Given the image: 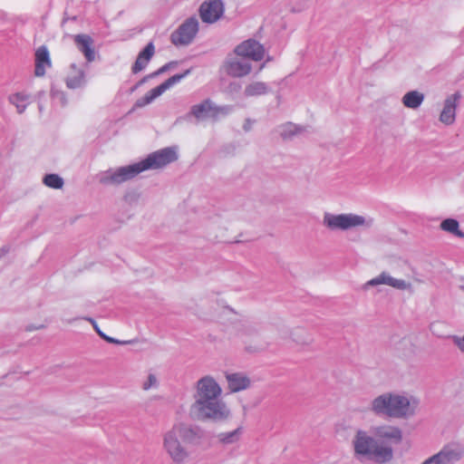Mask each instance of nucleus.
<instances>
[{
    "instance_id": "nucleus-1",
    "label": "nucleus",
    "mask_w": 464,
    "mask_h": 464,
    "mask_svg": "<svg viewBox=\"0 0 464 464\" xmlns=\"http://www.w3.org/2000/svg\"><path fill=\"white\" fill-rule=\"evenodd\" d=\"M222 389L210 375L198 380L192 394L193 402L188 408L191 420L200 422L219 424L232 418V411L221 398Z\"/></svg>"
},
{
    "instance_id": "nucleus-2",
    "label": "nucleus",
    "mask_w": 464,
    "mask_h": 464,
    "mask_svg": "<svg viewBox=\"0 0 464 464\" xmlns=\"http://www.w3.org/2000/svg\"><path fill=\"white\" fill-rule=\"evenodd\" d=\"M354 452L377 463H385L393 457L392 447L379 443L363 430H358L353 439Z\"/></svg>"
},
{
    "instance_id": "nucleus-3",
    "label": "nucleus",
    "mask_w": 464,
    "mask_h": 464,
    "mask_svg": "<svg viewBox=\"0 0 464 464\" xmlns=\"http://www.w3.org/2000/svg\"><path fill=\"white\" fill-rule=\"evenodd\" d=\"M322 224L331 231H347L359 227L370 228L373 225V219L353 213L333 214L324 212Z\"/></svg>"
},
{
    "instance_id": "nucleus-4",
    "label": "nucleus",
    "mask_w": 464,
    "mask_h": 464,
    "mask_svg": "<svg viewBox=\"0 0 464 464\" xmlns=\"http://www.w3.org/2000/svg\"><path fill=\"white\" fill-rule=\"evenodd\" d=\"M162 449L174 464H185L190 456V451L173 428L162 435Z\"/></svg>"
},
{
    "instance_id": "nucleus-5",
    "label": "nucleus",
    "mask_w": 464,
    "mask_h": 464,
    "mask_svg": "<svg viewBox=\"0 0 464 464\" xmlns=\"http://www.w3.org/2000/svg\"><path fill=\"white\" fill-rule=\"evenodd\" d=\"M143 171L141 165L135 162L130 165L109 169L98 175V181L104 186H119L129 181Z\"/></svg>"
},
{
    "instance_id": "nucleus-6",
    "label": "nucleus",
    "mask_w": 464,
    "mask_h": 464,
    "mask_svg": "<svg viewBox=\"0 0 464 464\" xmlns=\"http://www.w3.org/2000/svg\"><path fill=\"white\" fill-rule=\"evenodd\" d=\"M463 459L464 444L459 441H450L426 460L429 464H457Z\"/></svg>"
},
{
    "instance_id": "nucleus-7",
    "label": "nucleus",
    "mask_w": 464,
    "mask_h": 464,
    "mask_svg": "<svg viewBox=\"0 0 464 464\" xmlns=\"http://www.w3.org/2000/svg\"><path fill=\"white\" fill-rule=\"evenodd\" d=\"M178 160V153L174 147H167L154 151L140 161L143 171L161 169Z\"/></svg>"
},
{
    "instance_id": "nucleus-8",
    "label": "nucleus",
    "mask_w": 464,
    "mask_h": 464,
    "mask_svg": "<svg viewBox=\"0 0 464 464\" xmlns=\"http://www.w3.org/2000/svg\"><path fill=\"white\" fill-rule=\"evenodd\" d=\"M190 72L191 69H188L182 73L175 74L169 77L168 80H166L164 82H162L156 88H153L150 91H149L143 97L136 101L132 109L130 111V113L134 111L136 109L142 108L151 103L156 98L160 97L164 92L172 87L174 84L179 82Z\"/></svg>"
},
{
    "instance_id": "nucleus-9",
    "label": "nucleus",
    "mask_w": 464,
    "mask_h": 464,
    "mask_svg": "<svg viewBox=\"0 0 464 464\" xmlns=\"http://www.w3.org/2000/svg\"><path fill=\"white\" fill-rule=\"evenodd\" d=\"M392 418L407 419L415 414L419 401L412 396L392 393Z\"/></svg>"
},
{
    "instance_id": "nucleus-10",
    "label": "nucleus",
    "mask_w": 464,
    "mask_h": 464,
    "mask_svg": "<svg viewBox=\"0 0 464 464\" xmlns=\"http://www.w3.org/2000/svg\"><path fill=\"white\" fill-rule=\"evenodd\" d=\"M198 31V22L197 18L190 17L171 34L170 41L176 46L188 45L193 41Z\"/></svg>"
},
{
    "instance_id": "nucleus-11",
    "label": "nucleus",
    "mask_w": 464,
    "mask_h": 464,
    "mask_svg": "<svg viewBox=\"0 0 464 464\" xmlns=\"http://www.w3.org/2000/svg\"><path fill=\"white\" fill-rule=\"evenodd\" d=\"M224 69L227 75L241 78L250 73L252 66L243 56H229L224 63Z\"/></svg>"
},
{
    "instance_id": "nucleus-12",
    "label": "nucleus",
    "mask_w": 464,
    "mask_h": 464,
    "mask_svg": "<svg viewBox=\"0 0 464 464\" xmlns=\"http://www.w3.org/2000/svg\"><path fill=\"white\" fill-rule=\"evenodd\" d=\"M173 430L177 432L183 441L187 444H198L205 437L204 430L198 425H189L185 423H179L174 425Z\"/></svg>"
},
{
    "instance_id": "nucleus-13",
    "label": "nucleus",
    "mask_w": 464,
    "mask_h": 464,
    "mask_svg": "<svg viewBox=\"0 0 464 464\" xmlns=\"http://www.w3.org/2000/svg\"><path fill=\"white\" fill-rule=\"evenodd\" d=\"M223 110V108L217 107L209 99H207L201 103L193 105L190 108L189 112L185 116V119L188 120L192 116L198 121L216 118Z\"/></svg>"
},
{
    "instance_id": "nucleus-14",
    "label": "nucleus",
    "mask_w": 464,
    "mask_h": 464,
    "mask_svg": "<svg viewBox=\"0 0 464 464\" xmlns=\"http://www.w3.org/2000/svg\"><path fill=\"white\" fill-rule=\"evenodd\" d=\"M380 285H387L389 286H392L395 289L399 290H406L411 288V285L410 283H407L403 279H397L392 277L389 273L387 272H382L379 276L372 278L371 280L367 281L362 286V290L366 291L370 287L378 286Z\"/></svg>"
},
{
    "instance_id": "nucleus-15",
    "label": "nucleus",
    "mask_w": 464,
    "mask_h": 464,
    "mask_svg": "<svg viewBox=\"0 0 464 464\" xmlns=\"http://www.w3.org/2000/svg\"><path fill=\"white\" fill-rule=\"evenodd\" d=\"M223 14L224 3L222 0H208L203 2L199 7V14L204 23H215Z\"/></svg>"
},
{
    "instance_id": "nucleus-16",
    "label": "nucleus",
    "mask_w": 464,
    "mask_h": 464,
    "mask_svg": "<svg viewBox=\"0 0 464 464\" xmlns=\"http://www.w3.org/2000/svg\"><path fill=\"white\" fill-rule=\"evenodd\" d=\"M462 95L459 92L448 96L443 104V109L440 114V121L445 125H452L456 121V110Z\"/></svg>"
},
{
    "instance_id": "nucleus-17",
    "label": "nucleus",
    "mask_w": 464,
    "mask_h": 464,
    "mask_svg": "<svg viewBox=\"0 0 464 464\" xmlns=\"http://www.w3.org/2000/svg\"><path fill=\"white\" fill-rule=\"evenodd\" d=\"M235 53L246 59L261 61L265 55V49L258 42L250 39L237 45L235 49Z\"/></svg>"
},
{
    "instance_id": "nucleus-18",
    "label": "nucleus",
    "mask_w": 464,
    "mask_h": 464,
    "mask_svg": "<svg viewBox=\"0 0 464 464\" xmlns=\"http://www.w3.org/2000/svg\"><path fill=\"white\" fill-rule=\"evenodd\" d=\"M392 392L382 393L371 402L370 410L377 416L392 418Z\"/></svg>"
},
{
    "instance_id": "nucleus-19",
    "label": "nucleus",
    "mask_w": 464,
    "mask_h": 464,
    "mask_svg": "<svg viewBox=\"0 0 464 464\" xmlns=\"http://www.w3.org/2000/svg\"><path fill=\"white\" fill-rule=\"evenodd\" d=\"M73 41L77 49L84 55L87 62L92 63L95 60L94 41L89 34H75L73 35Z\"/></svg>"
},
{
    "instance_id": "nucleus-20",
    "label": "nucleus",
    "mask_w": 464,
    "mask_h": 464,
    "mask_svg": "<svg viewBox=\"0 0 464 464\" xmlns=\"http://www.w3.org/2000/svg\"><path fill=\"white\" fill-rule=\"evenodd\" d=\"M52 63L50 59L49 51L46 46H40L35 52V68L34 74L37 77H42L45 74L46 67H51Z\"/></svg>"
},
{
    "instance_id": "nucleus-21",
    "label": "nucleus",
    "mask_w": 464,
    "mask_h": 464,
    "mask_svg": "<svg viewBox=\"0 0 464 464\" xmlns=\"http://www.w3.org/2000/svg\"><path fill=\"white\" fill-rule=\"evenodd\" d=\"M155 46L152 42H150L144 49L138 54L137 59L134 64L131 67V72L133 73H138L144 70L150 59L154 55Z\"/></svg>"
},
{
    "instance_id": "nucleus-22",
    "label": "nucleus",
    "mask_w": 464,
    "mask_h": 464,
    "mask_svg": "<svg viewBox=\"0 0 464 464\" xmlns=\"http://www.w3.org/2000/svg\"><path fill=\"white\" fill-rule=\"evenodd\" d=\"M66 86L69 89H77L85 85V72L78 68L75 63L71 64L70 72L66 77Z\"/></svg>"
},
{
    "instance_id": "nucleus-23",
    "label": "nucleus",
    "mask_w": 464,
    "mask_h": 464,
    "mask_svg": "<svg viewBox=\"0 0 464 464\" xmlns=\"http://www.w3.org/2000/svg\"><path fill=\"white\" fill-rule=\"evenodd\" d=\"M374 435L379 439L388 440L394 443L401 442L402 439L401 430L393 426H379L374 429Z\"/></svg>"
},
{
    "instance_id": "nucleus-24",
    "label": "nucleus",
    "mask_w": 464,
    "mask_h": 464,
    "mask_svg": "<svg viewBox=\"0 0 464 464\" xmlns=\"http://www.w3.org/2000/svg\"><path fill=\"white\" fill-rule=\"evenodd\" d=\"M228 388L232 392H237L248 388L250 380L241 373H230L227 375Z\"/></svg>"
},
{
    "instance_id": "nucleus-25",
    "label": "nucleus",
    "mask_w": 464,
    "mask_h": 464,
    "mask_svg": "<svg viewBox=\"0 0 464 464\" xmlns=\"http://www.w3.org/2000/svg\"><path fill=\"white\" fill-rule=\"evenodd\" d=\"M243 434V427L238 426L235 430L227 432H219L216 435L217 440L223 446L237 443L240 440Z\"/></svg>"
},
{
    "instance_id": "nucleus-26",
    "label": "nucleus",
    "mask_w": 464,
    "mask_h": 464,
    "mask_svg": "<svg viewBox=\"0 0 464 464\" xmlns=\"http://www.w3.org/2000/svg\"><path fill=\"white\" fill-rule=\"evenodd\" d=\"M288 339L299 345H309L314 341L312 335L302 327L291 328Z\"/></svg>"
},
{
    "instance_id": "nucleus-27",
    "label": "nucleus",
    "mask_w": 464,
    "mask_h": 464,
    "mask_svg": "<svg viewBox=\"0 0 464 464\" xmlns=\"http://www.w3.org/2000/svg\"><path fill=\"white\" fill-rule=\"evenodd\" d=\"M424 101V94L418 91H410L402 97V103L410 109H418Z\"/></svg>"
},
{
    "instance_id": "nucleus-28",
    "label": "nucleus",
    "mask_w": 464,
    "mask_h": 464,
    "mask_svg": "<svg viewBox=\"0 0 464 464\" xmlns=\"http://www.w3.org/2000/svg\"><path fill=\"white\" fill-rule=\"evenodd\" d=\"M269 92V87L263 82H252L248 83L244 90L245 97H254L266 94Z\"/></svg>"
},
{
    "instance_id": "nucleus-29",
    "label": "nucleus",
    "mask_w": 464,
    "mask_h": 464,
    "mask_svg": "<svg viewBox=\"0 0 464 464\" xmlns=\"http://www.w3.org/2000/svg\"><path fill=\"white\" fill-rule=\"evenodd\" d=\"M304 130V127L292 122L285 123L279 127V134L283 140H291Z\"/></svg>"
},
{
    "instance_id": "nucleus-30",
    "label": "nucleus",
    "mask_w": 464,
    "mask_h": 464,
    "mask_svg": "<svg viewBox=\"0 0 464 464\" xmlns=\"http://www.w3.org/2000/svg\"><path fill=\"white\" fill-rule=\"evenodd\" d=\"M9 102L15 106L18 113H23L29 104V95L23 92H16L9 96Z\"/></svg>"
},
{
    "instance_id": "nucleus-31",
    "label": "nucleus",
    "mask_w": 464,
    "mask_h": 464,
    "mask_svg": "<svg viewBox=\"0 0 464 464\" xmlns=\"http://www.w3.org/2000/svg\"><path fill=\"white\" fill-rule=\"evenodd\" d=\"M440 228L458 237L463 238L464 232L459 229V224L457 219L446 218L440 223Z\"/></svg>"
},
{
    "instance_id": "nucleus-32",
    "label": "nucleus",
    "mask_w": 464,
    "mask_h": 464,
    "mask_svg": "<svg viewBox=\"0 0 464 464\" xmlns=\"http://www.w3.org/2000/svg\"><path fill=\"white\" fill-rule=\"evenodd\" d=\"M84 319L87 320L88 322H90L92 324L94 330L96 331V333L99 334V336L101 338H102L103 340H105L106 342H108L110 343L125 345V344H130V343H134L133 340L121 341V340L115 339L113 337H110V336H108L106 334H103V332H102L100 330L98 324H96V322L92 318L85 317Z\"/></svg>"
},
{
    "instance_id": "nucleus-33",
    "label": "nucleus",
    "mask_w": 464,
    "mask_h": 464,
    "mask_svg": "<svg viewBox=\"0 0 464 464\" xmlns=\"http://www.w3.org/2000/svg\"><path fill=\"white\" fill-rule=\"evenodd\" d=\"M43 183L51 188L60 189L63 187V179L58 174H46L43 179Z\"/></svg>"
},
{
    "instance_id": "nucleus-34",
    "label": "nucleus",
    "mask_w": 464,
    "mask_h": 464,
    "mask_svg": "<svg viewBox=\"0 0 464 464\" xmlns=\"http://www.w3.org/2000/svg\"><path fill=\"white\" fill-rule=\"evenodd\" d=\"M272 326L280 339H288L291 328L287 326L282 320H277L276 322L273 323Z\"/></svg>"
},
{
    "instance_id": "nucleus-35",
    "label": "nucleus",
    "mask_w": 464,
    "mask_h": 464,
    "mask_svg": "<svg viewBox=\"0 0 464 464\" xmlns=\"http://www.w3.org/2000/svg\"><path fill=\"white\" fill-rule=\"evenodd\" d=\"M258 334L257 327L249 322H245L241 324V328L238 330L237 334L239 336H252Z\"/></svg>"
},
{
    "instance_id": "nucleus-36",
    "label": "nucleus",
    "mask_w": 464,
    "mask_h": 464,
    "mask_svg": "<svg viewBox=\"0 0 464 464\" xmlns=\"http://www.w3.org/2000/svg\"><path fill=\"white\" fill-rule=\"evenodd\" d=\"M241 88H242V86H241L240 82H230L227 85V87L225 89V92L227 93H228V94L233 95V94L238 93L241 91Z\"/></svg>"
},
{
    "instance_id": "nucleus-37",
    "label": "nucleus",
    "mask_w": 464,
    "mask_h": 464,
    "mask_svg": "<svg viewBox=\"0 0 464 464\" xmlns=\"http://www.w3.org/2000/svg\"><path fill=\"white\" fill-rule=\"evenodd\" d=\"M157 383H158V380H157L156 376L152 373H150L147 378V381L144 382L142 384V389L147 391V390L150 389L151 387L156 386Z\"/></svg>"
},
{
    "instance_id": "nucleus-38",
    "label": "nucleus",
    "mask_w": 464,
    "mask_h": 464,
    "mask_svg": "<svg viewBox=\"0 0 464 464\" xmlns=\"http://www.w3.org/2000/svg\"><path fill=\"white\" fill-rule=\"evenodd\" d=\"M451 340L459 350L464 353V334L462 336L452 335Z\"/></svg>"
},
{
    "instance_id": "nucleus-39",
    "label": "nucleus",
    "mask_w": 464,
    "mask_h": 464,
    "mask_svg": "<svg viewBox=\"0 0 464 464\" xmlns=\"http://www.w3.org/2000/svg\"><path fill=\"white\" fill-rule=\"evenodd\" d=\"M52 95L53 98L59 99L63 106L67 103V99L64 92L60 91H52Z\"/></svg>"
},
{
    "instance_id": "nucleus-40",
    "label": "nucleus",
    "mask_w": 464,
    "mask_h": 464,
    "mask_svg": "<svg viewBox=\"0 0 464 464\" xmlns=\"http://www.w3.org/2000/svg\"><path fill=\"white\" fill-rule=\"evenodd\" d=\"M12 250L11 245H4L0 247V260L3 259L5 256H7Z\"/></svg>"
},
{
    "instance_id": "nucleus-41",
    "label": "nucleus",
    "mask_w": 464,
    "mask_h": 464,
    "mask_svg": "<svg viewBox=\"0 0 464 464\" xmlns=\"http://www.w3.org/2000/svg\"><path fill=\"white\" fill-rule=\"evenodd\" d=\"M138 199V195L135 193H127L124 196V200L128 203H133L136 202Z\"/></svg>"
},
{
    "instance_id": "nucleus-42",
    "label": "nucleus",
    "mask_w": 464,
    "mask_h": 464,
    "mask_svg": "<svg viewBox=\"0 0 464 464\" xmlns=\"http://www.w3.org/2000/svg\"><path fill=\"white\" fill-rule=\"evenodd\" d=\"M175 65H177V62H169V63L164 64L163 66H161L159 69V72L163 73V72L169 71L170 68H172Z\"/></svg>"
},
{
    "instance_id": "nucleus-43",
    "label": "nucleus",
    "mask_w": 464,
    "mask_h": 464,
    "mask_svg": "<svg viewBox=\"0 0 464 464\" xmlns=\"http://www.w3.org/2000/svg\"><path fill=\"white\" fill-rule=\"evenodd\" d=\"M161 74L160 72H159V70L150 73V74H148L146 76H144L140 81V83H145L149 79H151V78H154L158 75Z\"/></svg>"
},
{
    "instance_id": "nucleus-44",
    "label": "nucleus",
    "mask_w": 464,
    "mask_h": 464,
    "mask_svg": "<svg viewBox=\"0 0 464 464\" xmlns=\"http://www.w3.org/2000/svg\"><path fill=\"white\" fill-rule=\"evenodd\" d=\"M253 121L250 119H246L244 124H243V130L247 132L252 129Z\"/></svg>"
},
{
    "instance_id": "nucleus-45",
    "label": "nucleus",
    "mask_w": 464,
    "mask_h": 464,
    "mask_svg": "<svg viewBox=\"0 0 464 464\" xmlns=\"http://www.w3.org/2000/svg\"><path fill=\"white\" fill-rule=\"evenodd\" d=\"M44 328V325H40V326H28L27 327V331H33V330H38V329H42Z\"/></svg>"
},
{
    "instance_id": "nucleus-46",
    "label": "nucleus",
    "mask_w": 464,
    "mask_h": 464,
    "mask_svg": "<svg viewBox=\"0 0 464 464\" xmlns=\"http://www.w3.org/2000/svg\"><path fill=\"white\" fill-rule=\"evenodd\" d=\"M142 83H140V81L131 88V92H134L139 86H140Z\"/></svg>"
},
{
    "instance_id": "nucleus-47",
    "label": "nucleus",
    "mask_w": 464,
    "mask_h": 464,
    "mask_svg": "<svg viewBox=\"0 0 464 464\" xmlns=\"http://www.w3.org/2000/svg\"><path fill=\"white\" fill-rule=\"evenodd\" d=\"M421 464H429L427 460L423 461Z\"/></svg>"
}]
</instances>
